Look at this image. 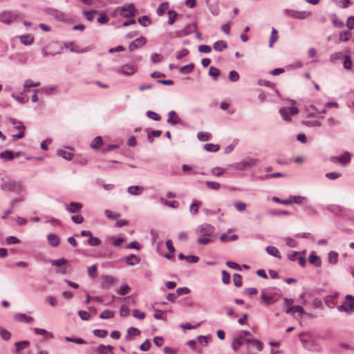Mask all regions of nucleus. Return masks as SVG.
Here are the masks:
<instances>
[{
  "mask_svg": "<svg viewBox=\"0 0 354 354\" xmlns=\"http://www.w3.org/2000/svg\"><path fill=\"white\" fill-rule=\"evenodd\" d=\"M65 208L70 214L79 213L82 208V205L77 202H71L69 204L64 203Z\"/></svg>",
  "mask_w": 354,
  "mask_h": 354,
  "instance_id": "nucleus-15",
  "label": "nucleus"
},
{
  "mask_svg": "<svg viewBox=\"0 0 354 354\" xmlns=\"http://www.w3.org/2000/svg\"><path fill=\"white\" fill-rule=\"evenodd\" d=\"M308 261L310 263L315 264L316 266H320L322 264L320 257L314 254H311L309 255Z\"/></svg>",
  "mask_w": 354,
  "mask_h": 354,
  "instance_id": "nucleus-39",
  "label": "nucleus"
},
{
  "mask_svg": "<svg viewBox=\"0 0 354 354\" xmlns=\"http://www.w3.org/2000/svg\"><path fill=\"white\" fill-rule=\"evenodd\" d=\"M21 43L25 46L31 45L34 41V37L30 35H23L17 37Z\"/></svg>",
  "mask_w": 354,
  "mask_h": 354,
  "instance_id": "nucleus-21",
  "label": "nucleus"
},
{
  "mask_svg": "<svg viewBox=\"0 0 354 354\" xmlns=\"http://www.w3.org/2000/svg\"><path fill=\"white\" fill-rule=\"evenodd\" d=\"M118 10H120V15L124 17L129 18L136 15L135 4L133 3H131L127 6L120 7Z\"/></svg>",
  "mask_w": 354,
  "mask_h": 354,
  "instance_id": "nucleus-10",
  "label": "nucleus"
},
{
  "mask_svg": "<svg viewBox=\"0 0 354 354\" xmlns=\"http://www.w3.org/2000/svg\"><path fill=\"white\" fill-rule=\"evenodd\" d=\"M351 153L348 151H346L341 156H331L330 160L335 164L346 167L351 162Z\"/></svg>",
  "mask_w": 354,
  "mask_h": 354,
  "instance_id": "nucleus-8",
  "label": "nucleus"
},
{
  "mask_svg": "<svg viewBox=\"0 0 354 354\" xmlns=\"http://www.w3.org/2000/svg\"><path fill=\"white\" fill-rule=\"evenodd\" d=\"M115 315V313L113 310H103L100 315V317L103 319H108L113 318Z\"/></svg>",
  "mask_w": 354,
  "mask_h": 354,
  "instance_id": "nucleus-42",
  "label": "nucleus"
},
{
  "mask_svg": "<svg viewBox=\"0 0 354 354\" xmlns=\"http://www.w3.org/2000/svg\"><path fill=\"white\" fill-rule=\"evenodd\" d=\"M351 37V32L348 30L342 31L339 33V41H347Z\"/></svg>",
  "mask_w": 354,
  "mask_h": 354,
  "instance_id": "nucleus-50",
  "label": "nucleus"
},
{
  "mask_svg": "<svg viewBox=\"0 0 354 354\" xmlns=\"http://www.w3.org/2000/svg\"><path fill=\"white\" fill-rule=\"evenodd\" d=\"M206 185L209 189L213 190H218L221 187V185L219 183L213 181H207Z\"/></svg>",
  "mask_w": 354,
  "mask_h": 354,
  "instance_id": "nucleus-61",
  "label": "nucleus"
},
{
  "mask_svg": "<svg viewBox=\"0 0 354 354\" xmlns=\"http://www.w3.org/2000/svg\"><path fill=\"white\" fill-rule=\"evenodd\" d=\"M327 209L335 214H339L343 210L342 207L336 205H330L328 206Z\"/></svg>",
  "mask_w": 354,
  "mask_h": 354,
  "instance_id": "nucleus-47",
  "label": "nucleus"
},
{
  "mask_svg": "<svg viewBox=\"0 0 354 354\" xmlns=\"http://www.w3.org/2000/svg\"><path fill=\"white\" fill-rule=\"evenodd\" d=\"M95 336L100 338H104L108 335V330L102 329H95L93 330Z\"/></svg>",
  "mask_w": 354,
  "mask_h": 354,
  "instance_id": "nucleus-58",
  "label": "nucleus"
},
{
  "mask_svg": "<svg viewBox=\"0 0 354 354\" xmlns=\"http://www.w3.org/2000/svg\"><path fill=\"white\" fill-rule=\"evenodd\" d=\"M200 205H201V202H199V201L193 202L191 204L190 207H189V211H190L191 214H192L194 215L196 214L198 212V207Z\"/></svg>",
  "mask_w": 354,
  "mask_h": 354,
  "instance_id": "nucleus-54",
  "label": "nucleus"
},
{
  "mask_svg": "<svg viewBox=\"0 0 354 354\" xmlns=\"http://www.w3.org/2000/svg\"><path fill=\"white\" fill-rule=\"evenodd\" d=\"M211 172L214 176H215L216 177H219L224 174L225 169H222L221 167H216L212 168Z\"/></svg>",
  "mask_w": 354,
  "mask_h": 354,
  "instance_id": "nucleus-64",
  "label": "nucleus"
},
{
  "mask_svg": "<svg viewBox=\"0 0 354 354\" xmlns=\"http://www.w3.org/2000/svg\"><path fill=\"white\" fill-rule=\"evenodd\" d=\"M283 13L293 19H305L311 16L312 13L309 11H298L293 9L286 8L283 10Z\"/></svg>",
  "mask_w": 354,
  "mask_h": 354,
  "instance_id": "nucleus-9",
  "label": "nucleus"
},
{
  "mask_svg": "<svg viewBox=\"0 0 354 354\" xmlns=\"http://www.w3.org/2000/svg\"><path fill=\"white\" fill-rule=\"evenodd\" d=\"M194 69V63H190L187 65L182 66L179 71L182 74H189L191 73Z\"/></svg>",
  "mask_w": 354,
  "mask_h": 354,
  "instance_id": "nucleus-35",
  "label": "nucleus"
},
{
  "mask_svg": "<svg viewBox=\"0 0 354 354\" xmlns=\"http://www.w3.org/2000/svg\"><path fill=\"white\" fill-rule=\"evenodd\" d=\"M215 232L214 225L205 223L198 225L195 229V233L198 236L197 243L201 245H207L212 242V236Z\"/></svg>",
  "mask_w": 354,
  "mask_h": 354,
  "instance_id": "nucleus-1",
  "label": "nucleus"
},
{
  "mask_svg": "<svg viewBox=\"0 0 354 354\" xmlns=\"http://www.w3.org/2000/svg\"><path fill=\"white\" fill-rule=\"evenodd\" d=\"M204 148L206 151L210 152H216L219 150L220 147L218 145H214L212 143L205 144Z\"/></svg>",
  "mask_w": 354,
  "mask_h": 354,
  "instance_id": "nucleus-49",
  "label": "nucleus"
},
{
  "mask_svg": "<svg viewBox=\"0 0 354 354\" xmlns=\"http://www.w3.org/2000/svg\"><path fill=\"white\" fill-rule=\"evenodd\" d=\"M233 282L235 286L241 287L242 286V277L241 276L236 273L233 275Z\"/></svg>",
  "mask_w": 354,
  "mask_h": 354,
  "instance_id": "nucleus-60",
  "label": "nucleus"
},
{
  "mask_svg": "<svg viewBox=\"0 0 354 354\" xmlns=\"http://www.w3.org/2000/svg\"><path fill=\"white\" fill-rule=\"evenodd\" d=\"M266 250L270 255L277 258H281L280 253L276 247L269 245L266 247Z\"/></svg>",
  "mask_w": 354,
  "mask_h": 354,
  "instance_id": "nucleus-32",
  "label": "nucleus"
},
{
  "mask_svg": "<svg viewBox=\"0 0 354 354\" xmlns=\"http://www.w3.org/2000/svg\"><path fill=\"white\" fill-rule=\"evenodd\" d=\"M137 70L138 68L136 65L132 64H126L116 68L114 69V71L121 75L131 76L136 73Z\"/></svg>",
  "mask_w": 354,
  "mask_h": 354,
  "instance_id": "nucleus-6",
  "label": "nucleus"
},
{
  "mask_svg": "<svg viewBox=\"0 0 354 354\" xmlns=\"http://www.w3.org/2000/svg\"><path fill=\"white\" fill-rule=\"evenodd\" d=\"M11 97L21 104H25L28 101V99L22 93L19 95H16L15 93H12Z\"/></svg>",
  "mask_w": 354,
  "mask_h": 354,
  "instance_id": "nucleus-31",
  "label": "nucleus"
},
{
  "mask_svg": "<svg viewBox=\"0 0 354 354\" xmlns=\"http://www.w3.org/2000/svg\"><path fill=\"white\" fill-rule=\"evenodd\" d=\"M65 339L67 342H74L77 344H86V342L84 339L80 338V337L67 336V337H65Z\"/></svg>",
  "mask_w": 354,
  "mask_h": 354,
  "instance_id": "nucleus-43",
  "label": "nucleus"
},
{
  "mask_svg": "<svg viewBox=\"0 0 354 354\" xmlns=\"http://www.w3.org/2000/svg\"><path fill=\"white\" fill-rule=\"evenodd\" d=\"M333 24L337 28H343L344 26V24L342 21L339 19L336 14H333L330 15Z\"/></svg>",
  "mask_w": 354,
  "mask_h": 354,
  "instance_id": "nucleus-41",
  "label": "nucleus"
},
{
  "mask_svg": "<svg viewBox=\"0 0 354 354\" xmlns=\"http://www.w3.org/2000/svg\"><path fill=\"white\" fill-rule=\"evenodd\" d=\"M113 348L111 345H100L95 349V352L97 354H113Z\"/></svg>",
  "mask_w": 354,
  "mask_h": 354,
  "instance_id": "nucleus-19",
  "label": "nucleus"
},
{
  "mask_svg": "<svg viewBox=\"0 0 354 354\" xmlns=\"http://www.w3.org/2000/svg\"><path fill=\"white\" fill-rule=\"evenodd\" d=\"M48 261L53 266L55 267H61L59 271L57 272H59L62 274H64L66 273V267H62V266L67 263L68 261L65 258H61L59 259H48Z\"/></svg>",
  "mask_w": 354,
  "mask_h": 354,
  "instance_id": "nucleus-13",
  "label": "nucleus"
},
{
  "mask_svg": "<svg viewBox=\"0 0 354 354\" xmlns=\"http://www.w3.org/2000/svg\"><path fill=\"white\" fill-rule=\"evenodd\" d=\"M278 295L273 288H264L261 290V299L267 305H270L277 300Z\"/></svg>",
  "mask_w": 354,
  "mask_h": 354,
  "instance_id": "nucleus-4",
  "label": "nucleus"
},
{
  "mask_svg": "<svg viewBox=\"0 0 354 354\" xmlns=\"http://www.w3.org/2000/svg\"><path fill=\"white\" fill-rule=\"evenodd\" d=\"M140 261V259L135 254H129L126 257V262L129 266H135L138 264Z\"/></svg>",
  "mask_w": 354,
  "mask_h": 354,
  "instance_id": "nucleus-26",
  "label": "nucleus"
},
{
  "mask_svg": "<svg viewBox=\"0 0 354 354\" xmlns=\"http://www.w3.org/2000/svg\"><path fill=\"white\" fill-rule=\"evenodd\" d=\"M139 24L143 27H147L151 24V20L147 15L141 16L138 19Z\"/></svg>",
  "mask_w": 354,
  "mask_h": 354,
  "instance_id": "nucleus-40",
  "label": "nucleus"
},
{
  "mask_svg": "<svg viewBox=\"0 0 354 354\" xmlns=\"http://www.w3.org/2000/svg\"><path fill=\"white\" fill-rule=\"evenodd\" d=\"M168 14H169L168 24L169 25H172L176 21V20L177 19L178 13L176 11L171 10L168 11Z\"/></svg>",
  "mask_w": 354,
  "mask_h": 354,
  "instance_id": "nucleus-52",
  "label": "nucleus"
},
{
  "mask_svg": "<svg viewBox=\"0 0 354 354\" xmlns=\"http://www.w3.org/2000/svg\"><path fill=\"white\" fill-rule=\"evenodd\" d=\"M212 138V136L210 133L208 132H199L197 133V138L200 141H208L210 140Z\"/></svg>",
  "mask_w": 354,
  "mask_h": 354,
  "instance_id": "nucleus-36",
  "label": "nucleus"
},
{
  "mask_svg": "<svg viewBox=\"0 0 354 354\" xmlns=\"http://www.w3.org/2000/svg\"><path fill=\"white\" fill-rule=\"evenodd\" d=\"M57 89L56 86L42 87L40 89H36L35 93L40 92L45 95H53Z\"/></svg>",
  "mask_w": 354,
  "mask_h": 354,
  "instance_id": "nucleus-23",
  "label": "nucleus"
},
{
  "mask_svg": "<svg viewBox=\"0 0 354 354\" xmlns=\"http://www.w3.org/2000/svg\"><path fill=\"white\" fill-rule=\"evenodd\" d=\"M287 314H294L295 313H299V317L301 318L304 315H306V312L304 311V308L301 306H290L287 308L286 310Z\"/></svg>",
  "mask_w": 354,
  "mask_h": 354,
  "instance_id": "nucleus-20",
  "label": "nucleus"
},
{
  "mask_svg": "<svg viewBox=\"0 0 354 354\" xmlns=\"http://www.w3.org/2000/svg\"><path fill=\"white\" fill-rule=\"evenodd\" d=\"M258 160L255 158H250L248 160H243L241 162L233 164L232 168L238 171H244L248 168H251L257 165Z\"/></svg>",
  "mask_w": 354,
  "mask_h": 354,
  "instance_id": "nucleus-7",
  "label": "nucleus"
},
{
  "mask_svg": "<svg viewBox=\"0 0 354 354\" xmlns=\"http://www.w3.org/2000/svg\"><path fill=\"white\" fill-rule=\"evenodd\" d=\"M196 25L194 24H187L185 28L175 32V37H183L196 30Z\"/></svg>",
  "mask_w": 354,
  "mask_h": 354,
  "instance_id": "nucleus-11",
  "label": "nucleus"
},
{
  "mask_svg": "<svg viewBox=\"0 0 354 354\" xmlns=\"http://www.w3.org/2000/svg\"><path fill=\"white\" fill-rule=\"evenodd\" d=\"M8 245H15L21 243V240L14 236H10L6 238Z\"/></svg>",
  "mask_w": 354,
  "mask_h": 354,
  "instance_id": "nucleus-62",
  "label": "nucleus"
},
{
  "mask_svg": "<svg viewBox=\"0 0 354 354\" xmlns=\"http://www.w3.org/2000/svg\"><path fill=\"white\" fill-rule=\"evenodd\" d=\"M339 312H345L350 315L354 312V297L351 295H347L342 304L337 306Z\"/></svg>",
  "mask_w": 354,
  "mask_h": 354,
  "instance_id": "nucleus-5",
  "label": "nucleus"
},
{
  "mask_svg": "<svg viewBox=\"0 0 354 354\" xmlns=\"http://www.w3.org/2000/svg\"><path fill=\"white\" fill-rule=\"evenodd\" d=\"M72 151L71 148L60 149L57 151V154L65 160H71L73 157Z\"/></svg>",
  "mask_w": 354,
  "mask_h": 354,
  "instance_id": "nucleus-17",
  "label": "nucleus"
},
{
  "mask_svg": "<svg viewBox=\"0 0 354 354\" xmlns=\"http://www.w3.org/2000/svg\"><path fill=\"white\" fill-rule=\"evenodd\" d=\"M237 239H238V235H236V234H233V235H231V236H227L225 234H222L220 236V240L221 241H223V242L234 241H236Z\"/></svg>",
  "mask_w": 354,
  "mask_h": 354,
  "instance_id": "nucleus-46",
  "label": "nucleus"
},
{
  "mask_svg": "<svg viewBox=\"0 0 354 354\" xmlns=\"http://www.w3.org/2000/svg\"><path fill=\"white\" fill-rule=\"evenodd\" d=\"M167 122L171 125L183 124V121L175 111H171L167 113Z\"/></svg>",
  "mask_w": 354,
  "mask_h": 354,
  "instance_id": "nucleus-12",
  "label": "nucleus"
},
{
  "mask_svg": "<svg viewBox=\"0 0 354 354\" xmlns=\"http://www.w3.org/2000/svg\"><path fill=\"white\" fill-rule=\"evenodd\" d=\"M146 44V39L143 37H140L130 43L129 49L130 51H134L138 48L144 46Z\"/></svg>",
  "mask_w": 354,
  "mask_h": 354,
  "instance_id": "nucleus-16",
  "label": "nucleus"
},
{
  "mask_svg": "<svg viewBox=\"0 0 354 354\" xmlns=\"http://www.w3.org/2000/svg\"><path fill=\"white\" fill-rule=\"evenodd\" d=\"M30 346V342L28 340H24L17 342L15 343L16 351L19 352L24 348H28Z\"/></svg>",
  "mask_w": 354,
  "mask_h": 354,
  "instance_id": "nucleus-37",
  "label": "nucleus"
},
{
  "mask_svg": "<svg viewBox=\"0 0 354 354\" xmlns=\"http://www.w3.org/2000/svg\"><path fill=\"white\" fill-rule=\"evenodd\" d=\"M352 61L349 55H346L344 57V67L346 70H351L352 68Z\"/></svg>",
  "mask_w": 354,
  "mask_h": 354,
  "instance_id": "nucleus-63",
  "label": "nucleus"
},
{
  "mask_svg": "<svg viewBox=\"0 0 354 354\" xmlns=\"http://www.w3.org/2000/svg\"><path fill=\"white\" fill-rule=\"evenodd\" d=\"M278 39H279L278 32L274 28H272V31H271L270 41H269V47L272 48L274 43H275L278 40Z\"/></svg>",
  "mask_w": 354,
  "mask_h": 354,
  "instance_id": "nucleus-34",
  "label": "nucleus"
},
{
  "mask_svg": "<svg viewBox=\"0 0 354 354\" xmlns=\"http://www.w3.org/2000/svg\"><path fill=\"white\" fill-rule=\"evenodd\" d=\"M169 7V4L167 2L162 3L159 7L158 8L156 12L158 16H162L165 12L166 9Z\"/></svg>",
  "mask_w": 354,
  "mask_h": 354,
  "instance_id": "nucleus-51",
  "label": "nucleus"
},
{
  "mask_svg": "<svg viewBox=\"0 0 354 354\" xmlns=\"http://www.w3.org/2000/svg\"><path fill=\"white\" fill-rule=\"evenodd\" d=\"M211 340V337L208 336H198L196 342L201 344L202 346H206Z\"/></svg>",
  "mask_w": 354,
  "mask_h": 354,
  "instance_id": "nucleus-56",
  "label": "nucleus"
},
{
  "mask_svg": "<svg viewBox=\"0 0 354 354\" xmlns=\"http://www.w3.org/2000/svg\"><path fill=\"white\" fill-rule=\"evenodd\" d=\"M87 243L89 245L97 246L101 243V241L97 237H93L92 235L88 238Z\"/></svg>",
  "mask_w": 354,
  "mask_h": 354,
  "instance_id": "nucleus-57",
  "label": "nucleus"
},
{
  "mask_svg": "<svg viewBox=\"0 0 354 354\" xmlns=\"http://www.w3.org/2000/svg\"><path fill=\"white\" fill-rule=\"evenodd\" d=\"M162 131L160 130H153L150 133H149L147 136V140L149 142H153V138H158L160 136Z\"/></svg>",
  "mask_w": 354,
  "mask_h": 354,
  "instance_id": "nucleus-44",
  "label": "nucleus"
},
{
  "mask_svg": "<svg viewBox=\"0 0 354 354\" xmlns=\"http://www.w3.org/2000/svg\"><path fill=\"white\" fill-rule=\"evenodd\" d=\"M143 189H144L142 187L133 185L129 187L127 189V192L131 195L138 196L142 193Z\"/></svg>",
  "mask_w": 354,
  "mask_h": 354,
  "instance_id": "nucleus-22",
  "label": "nucleus"
},
{
  "mask_svg": "<svg viewBox=\"0 0 354 354\" xmlns=\"http://www.w3.org/2000/svg\"><path fill=\"white\" fill-rule=\"evenodd\" d=\"M1 189L5 192L20 193L24 191V187L21 182L15 181L10 178H2Z\"/></svg>",
  "mask_w": 354,
  "mask_h": 354,
  "instance_id": "nucleus-2",
  "label": "nucleus"
},
{
  "mask_svg": "<svg viewBox=\"0 0 354 354\" xmlns=\"http://www.w3.org/2000/svg\"><path fill=\"white\" fill-rule=\"evenodd\" d=\"M64 47L69 49L70 51L77 53H82L86 52L84 50H77L75 43L73 42H67L64 44Z\"/></svg>",
  "mask_w": 354,
  "mask_h": 354,
  "instance_id": "nucleus-38",
  "label": "nucleus"
},
{
  "mask_svg": "<svg viewBox=\"0 0 354 354\" xmlns=\"http://www.w3.org/2000/svg\"><path fill=\"white\" fill-rule=\"evenodd\" d=\"M21 13L16 10H4L0 13V22L10 25L21 19Z\"/></svg>",
  "mask_w": 354,
  "mask_h": 354,
  "instance_id": "nucleus-3",
  "label": "nucleus"
},
{
  "mask_svg": "<svg viewBox=\"0 0 354 354\" xmlns=\"http://www.w3.org/2000/svg\"><path fill=\"white\" fill-rule=\"evenodd\" d=\"M146 115L148 118L155 121H160L161 120L160 115L153 111H147Z\"/></svg>",
  "mask_w": 354,
  "mask_h": 354,
  "instance_id": "nucleus-53",
  "label": "nucleus"
},
{
  "mask_svg": "<svg viewBox=\"0 0 354 354\" xmlns=\"http://www.w3.org/2000/svg\"><path fill=\"white\" fill-rule=\"evenodd\" d=\"M103 143L101 136L95 137L91 143V147L93 149L99 148Z\"/></svg>",
  "mask_w": 354,
  "mask_h": 354,
  "instance_id": "nucleus-45",
  "label": "nucleus"
},
{
  "mask_svg": "<svg viewBox=\"0 0 354 354\" xmlns=\"http://www.w3.org/2000/svg\"><path fill=\"white\" fill-rule=\"evenodd\" d=\"M209 75L213 77L216 80L220 75V71L214 66H210L209 69Z\"/></svg>",
  "mask_w": 354,
  "mask_h": 354,
  "instance_id": "nucleus-59",
  "label": "nucleus"
},
{
  "mask_svg": "<svg viewBox=\"0 0 354 354\" xmlns=\"http://www.w3.org/2000/svg\"><path fill=\"white\" fill-rule=\"evenodd\" d=\"M289 112L290 111L287 107L281 108L279 109V113L281 114L282 118L286 122L291 121V117Z\"/></svg>",
  "mask_w": 354,
  "mask_h": 354,
  "instance_id": "nucleus-33",
  "label": "nucleus"
},
{
  "mask_svg": "<svg viewBox=\"0 0 354 354\" xmlns=\"http://www.w3.org/2000/svg\"><path fill=\"white\" fill-rule=\"evenodd\" d=\"M243 344L242 339L239 338V336L234 337L232 342V348L234 352H237L239 348Z\"/></svg>",
  "mask_w": 354,
  "mask_h": 354,
  "instance_id": "nucleus-30",
  "label": "nucleus"
},
{
  "mask_svg": "<svg viewBox=\"0 0 354 354\" xmlns=\"http://www.w3.org/2000/svg\"><path fill=\"white\" fill-rule=\"evenodd\" d=\"M159 201L165 206H168L172 209H176L178 206V203L176 201H168L163 197L159 198Z\"/></svg>",
  "mask_w": 354,
  "mask_h": 354,
  "instance_id": "nucleus-24",
  "label": "nucleus"
},
{
  "mask_svg": "<svg viewBox=\"0 0 354 354\" xmlns=\"http://www.w3.org/2000/svg\"><path fill=\"white\" fill-rule=\"evenodd\" d=\"M14 319L19 322L32 324L34 321L33 317L24 313H17L14 316Z\"/></svg>",
  "mask_w": 354,
  "mask_h": 354,
  "instance_id": "nucleus-18",
  "label": "nucleus"
},
{
  "mask_svg": "<svg viewBox=\"0 0 354 354\" xmlns=\"http://www.w3.org/2000/svg\"><path fill=\"white\" fill-rule=\"evenodd\" d=\"M227 44L226 41L220 40L214 43L213 48L216 51L221 52L224 49L227 48Z\"/></svg>",
  "mask_w": 354,
  "mask_h": 354,
  "instance_id": "nucleus-27",
  "label": "nucleus"
},
{
  "mask_svg": "<svg viewBox=\"0 0 354 354\" xmlns=\"http://www.w3.org/2000/svg\"><path fill=\"white\" fill-rule=\"evenodd\" d=\"M299 340L305 348L310 349V342L313 339V335L310 332H302L299 335Z\"/></svg>",
  "mask_w": 354,
  "mask_h": 354,
  "instance_id": "nucleus-14",
  "label": "nucleus"
},
{
  "mask_svg": "<svg viewBox=\"0 0 354 354\" xmlns=\"http://www.w3.org/2000/svg\"><path fill=\"white\" fill-rule=\"evenodd\" d=\"M332 1L343 8H348L351 4V0H332Z\"/></svg>",
  "mask_w": 354,
  "mask_h": 354,
  "instance_id": "nucleus-48",
  "label": "nucleus"
},
{
  "mask_svg": "<svg viewBox=\"0 0 354 354\" xmlns=\"http://www.w3.org/2000/svg\"><path fill=\"white\" fill-rule=\"evenodd\" d=\"M48 241L50 245L53 247L57 246L60 242L59 236L55 234H49L48 235Z\"/></svg>",
  "mask_w": 354,
  "mask_h": 354,
  "instance_id": "nucleus-29",
  "label": "nucleus"
},
{
  "mask_svg": "<svg viewBox=\"0 0 354 354\" xmlns=\"http://www.w3.org/2000/svg\"><path fill=\"white\" fill-rule=\"evenodd\" d=\"M291 201L293 203L296 204H301L304 202L306 201V198L304 196H290Z\"/></svg>",
  "mask_w": 354,
  "mask_h": 354,
  "instance_id": "nucleus-55",
  "label": "nucleus"
},
{
  "mask_svg": "<svg viewBox=\"0 0 354 354\" xmlns=\"http://www.w3.org/2000/svg\"><path fill=\"white\" fill-rule=\"evenodd\" d=\"M15 158V154L12 151L6 150L0 153V158L4 162L12 160Z\"/></svg>",
  "mask_w": 354,
  "mask_h": 354,
  "instance_id": "nucleus-25",
  "label": "nucleus"
},
{
  "mask_svg": "<svg viewBox=\"0 0 354 354\" xmlns=\"http://www.w3.org/2000/svg\"><path fill=\"white\" fill-rule=\"evenodd\" d=\"M339 254L335 251H330L328 255V261L330 264L335 265L338 262Z\"/></svg>",
  "mask_w": 354,
  "mask_h": 354,
  "instance_id": "nucleus-28",
  "label": "nucleus"
}]
</instances>
